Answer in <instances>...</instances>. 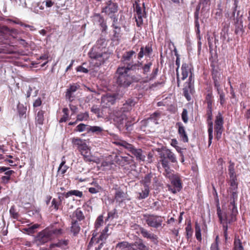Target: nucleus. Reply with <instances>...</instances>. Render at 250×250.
I'll list each match as a JSON object with an SVG mask.
<instances>
[{
  "mask_svg": "<svg viewBox=\"0 0 250 250\" xmlns=\"http://www.w3.org/2000/svg\"><path fill=\"white\" fill-rule=\"evenodd\" d=\"M138 50L139 46L135 45L132 50L125 52L122 56L121 61L125 66L119 67L116 70L117 83L119 85L128 86L132 83L138 81V78L131 74V71L139 69L142 65V62L138 61L136 63L133 61L136 58V52Z\"/></svg>",
  "mask_w": 250,
  "mask_h": 250,
  "instance_id": "f257e3e1",
  "label": "nucleus"
},
{
  "mask_svg": "<svg viewBox=\"0 0 250 250\" xmlns=\"http://www.w3.org/2000/svg\"><path fill=\"white\" fill-rule=\"evenodd\" d=\"M105 50L104 48L98 47L97 45H94L88 52L89 58L93 62L95 61V66H99L104 64L109 57V53Z\"/></svg>",
  "mask_w": 250,
  "mask_h": 250,
  "instance_id": "f03ea898",
  "label": "nucleus"
},
{
  "mask_svg": "<svg viewBox=\"0 0 250 250\" xmlns=\"http://www.w3.org/2000/svg\"><path fill=\"white\" fill-rule=\"evenodd\" d=\"M116 144L127 150L132 155V157H135L137 161L139 162L145 161V153L141 148H136L132 144H129L125 141H120L117 142Z\"/></svg>",
  "mask_w": 250,
  "mask_h": 250,
  "instance_id": "7ed1b4c3",
  "label": "nucleus"
},
{
  "mask_svg": "<svg viewBox=\"0 0 250 250\" xmlns=\"http://www.w3.org/2000/svg\"><path fill=\"white\" fill-rule=\"evenodd\" d=\"M119 10L118 4L115 0H107L102 4L101 13L105 16H112L116 15Z\"/></svg>",
  "mask_w": 250,
  "mask_h": 250,
  "instance_id": "20e7f679",
  "label": "nucleus"
},
{
  "mask_svg": "<svg viewBox=\"0 0 250 250\" xmlns=\"http://www.w3.org/2000/svg\"><path fill=\"white\" fill-rule=\"evenodd\" d=\"M143 220L148 227L158 229L162 226L163 219L161 216L153 214H144Z\"/></svg>",
  "mask_w": 250,
  "mask_h": 250,
  "instance_id": "39448f33",
  "label": "nucleus"
},
{
  "mask_svg": "<svg viewBox=\"0 0 250 250\" xmlns=\"http://www.w3.org/2000/svg\"><path fill=\"white\" fill-rule=\"evenodd\" d=\"M219 218L220 223L222 225L223 232H228V224H230L236 220V214L229 213V211L227 213H221L217 215Z\"/></svg>",
  "mask_w": 250,
  "mask_h": 250,
  "instance_id": "423d86ee",
  "label": "nucleus"
},
{
  "mask_svg": "<svg viewBox=\"0 0 250 250\" xmlns=\"http://www.w3.org/2000/svg\"><path fill=\"white\" fill-rule=\"evenodd\" d=\"M224 119L221 113H218L215 117L214 122L215 139L219 141L222 137L224 131Z\"/></svg>",
  "mask_w": 250,
  "mask_h": 250,
  "instance_id": "0eeeda50",
  "label": "nucleus"
},
{
  "mask_svg": "<svg viewBox=\"0 0 250 250\" xmlns=\"http://www.w3.org/2000/svg\"><path fill=\"white\" fill-rule=\"evenodd\" d=\"M47 228L49 229L53 239L63 235L65 233L64 224L62 222H56Z\"/></svg>",
  "mask_w": 250,
  "mask_h": 250,
  "instance_id": "6e6552de",
  "label": "nucleus"
},
{
  "mask_svg": "<svg viewBox=\"0 0 250 250\" xmlns=\"http://www.w3.org/2000/svg\"><path fill=\"white\" fill-rule=\"evenodd\" d=\"M194 79H192V76L188 77V82L184 84V87L183 89V95L186 99L189 101L191 99V96L194 93Z\"/></svg>",
  "mask_w": 250,
  "mask_h": 250,
  "instance_id": "1a4fd4ad",
  "label": "nucleus"
},
{
  "mask_svg": "<svg viewBox=\"0 0 250 250\" xmlns=\"http://www.w3.org/2000/svg\"><path fill=\"white\" fill-rule=\"evenodd\" d=\"M144 9L142 10L140 4L138 3V1H135V3L133 4L134 7V11L136 13L137 17L136 18V25L138 27H141L143 24V18L146 17V13L145 11V3L143 4Z\"/></svg>",
  "mask_w": 250,
  "mask_h": 250,
  "instance_id": "9d476101",
  "label": "nucleus"
},
{
  "mask_svg": "<svg viewBox=\"0 0 250 250\" xmlns=\"http://www.w3.org/2000/svg\"><path fill=\"white\" fill-rule=\"evenodd\" d=\"M53 239L47 228L39 232L36 237L38 244L43 245Z\"/></svg>",
  "mask_w": 250,
  "mask_h": 250,
  "instance_id": "9b49d317",
  "label": "nucleus"
},
{
  "mask_svg": "<svg viewBox=\"0 0 250 250\" xmlns=\"http://www.w3.org/2000/svg\"><path fill=\"white\" fill-rule=\"evenodd\" d=\"M211 74L213 81L214 86H216L221 85V79L222 74L220 73V69L219 66L212 62L210 64Z\"/></svg>",
  "mask_w": 250,
  "mask_h": 250,
  "instance_id": "f8f14e48",
  "label": "nucleus"
},
{
  "mask_svg": "<svg viewBox=\"0 0 250 250\" xmlns=\"http://www.w3.org/2000/svg\"><path fill=\"white\" fill-rule=\"evenodd\" d=\"M182 70V81L185 80L188 76H192V79H194V74H193V67L190 63L184 62L182 64L181 67Z\"/></svg>",
  "mask_w": 250,
  "mask_h": 250,
  "instance_id": "ddd939ff",
  "label": "nucleus"
},
{
  "mask_svg": "<svg viewBox=\"0 0 250 250\" xmlns=\"http://www.w3.org/2000/svg\"><path fill=\"white\" fill-rule=\"evenodd\" d=\"M160 162L163 165V162L165 161L167 164H168V162L167 159H168L170 162L172 163L177 162L176 157L175 155L168 149L164 150L161 153H160Z\"/></svg>",
  "mask_w": 250,
  "mask_h": 250,
  "instance_id": "4468645a",
  "label": "nucleus"
},
{
  "mask_svg": "<svg viewBox=\"0 0 250 250\" xmlns=\"http://www.w3.org/2000/svg\"><path fill=\"white\" fill-rule=\"evenodd\" d=\"M140 231L145 238L150 240L154 245H158L159 243L158 237L154 233H151L145 228L140 227Z\"/></svg>",
  "mask_w": 250,
  "mask_h": 250,
  "instance_id": "2eb2a0df",
  "label": "nucleus"
},
{
  "mask_svg": "<svg viewBox=\"0 0 250 250\" xmlns=\"http://www.w3.org/2000/svg\"><path fill=\"white\" fill-rule=\"evenodd\" d=\"M115 190L114 200L116 201V203L120 204L126 200H130V199L128 198V194L126 192H124L120 188H116Z\"/></svg>",
  "mask_w": 250,
  "mask_h": 250,
  "instance_id": "dca6fc26",
  "label": "nucleus"
},
{
  "mask_svg": "<svg viewBox=\"0 0 250 250\" xmlns=\"http://www.w3.org/2000/svg\"><path fill=\"white\" fill-rule=\"evenodd\" d=\"M72 143L77 146V149L81 154L86 151H88L89 147L86 144L83 140L79 138H73L72 139Z\"/></svg>",
  "mask_w": 250,
  "mask_h": 250,
  "instance_id": "f3484780",
  "label": "nucleus"
},
{
  "mask_svg": "<svg viewBox=\"0 0 250 250\" xmlns=\"http://www.w3.org/2000/svg\"><path fill=\"white\" fill-rule=\"evenodd\" d=\"M231 194L230 195V202L229 206V210L231 211V213L233 214H237V207L235 205V202L237 200V190H230Z\"/></svg>",
  "mask_w": 250,
  "mask_h": 250,
  "instance_id": "a211bd4d",
  "label": "nucleus"
},
{
  "mask_svg": "<svg viewBox=\"0 0 250 250\" xmlns=\"http://www.w3.org/2000/svg\"><path fill=\"white\" fill-rule=\"evenodd\" d=\"M176 126L178 127V133L179 135L181 140L184 143H187L188 141V134L186 131L185 127L182 123L178 122Z\"/></svg>",
  "mask_w": 250,
  "mask_h": 250,
  "instance_id": "6ab92c4d",
  "label": "nucleus"
},
{
  "mask_svg": "<svg viewBox=\"0 0 250 250\" xmlns=\"http://www.w3.org/2000/svg\"><path fill=\"white\" fill-rule=\"evenodd\" d=\"M152 52L153 49L151 45L148 44L145 47L143 46L140 48V50L137 54V59L140 60L143 58L144 56H149Z\"/></svg>",
  "mask_w": 250,
  "mask_h": 250,
  "instance_id": "aec40b11",
  "label": "nucleus"
},
{
  "mask_svg": "<svg viewBox=\"0 0 250 250\" xmlns=\"http://www.w3.org/2000/svg\"><path fill=\"white\" fill-rule=\"evenodd\" d=\"M126 119V115L124 112L119 111L116 112L114 114L113 120L119 125H123Z\"/></svg>",
  "mask_w": 250,
  "mask_h": 250,
  "instance_id": "412c9836",
  "label": "nucleus"
},
{
  "mask_svg": "<svg viewBox=\"0 0 250 250\" xmlns=\"http://www.w3.org/2000/svg\"><path fill=\"white\" fill-rule=\"evenodd\" d=\"M212 119V116H207L208 132V147L211 145L213 139V122L211 121Z\"/></svg>",
  "mask_w": 250,
  "mask_h": 250,
  "instance_id": "4be33fe9",
  "label": "nucleus"
},
{
  "mask_svg": "<svg viewBox=\"0 0 250 250\" xmlns=\"http://www.w3.org/2000/svg\"><path fill=\"white\" fill-rule=\"evenodd\" d=\"M162 166L165 169V172L164 173V175L170 180L177 175L174 174V171L170 168L169 165L167 164L166 162L163 161Z\"/></svg>",
  "mask_w": 250,
  "mask_h": 250,
  "instance_id": "5701e85b",
  "label": "nucleus"
},
{
  "mask_svg": "<svg viewBox=\"0 0 250 250\" xmlns=\"http://www.w3.org/2000/svg\"><path fill=\"white\" fill-rule=\"evenodd\" d=\"M215 89L217 92V94L219 95V101L220 104L224 106L227 103V99L226 98L225 94L223 91V90L221 88V85H218L214 86Z\"/></svg>",
  "mask_w": 250,
  "mask_h": 250,
  "instance_id": "b1692460",
  "label": "nucleus"
},
{
  "mask_svg": "<svg viewBox=\"0 0 250 250\" xmlns=\"http://www.w3.org/2000/svg\"><path fill=\"white\" fill-rule=\"evenodd\" d=\"M70 230L74 236H77L79 233L81 227L77 220H72Z\"/></svg>",
  "mask_w": 250,
  "mask_h": 250,
  "instance_id": "393cba45",
  "label": "nucleus"
},
{
  "mask_svg": "<svg viewBox=\"0 0 250 250\" xmlns=\"http://www.w3.org/2000/svg\"><path fill=\"white\" fill-rule=\"evenodd\" d=\"M69 243V240L66 239H61L59 240L58 242L56 243H53L50 244V248L53 249L55 247H58L64 250H66L68 249L67 245Z\"/></svg>",
  "mask_w": 250,
  "mask_h": 250,
  "instance_id": "a878e982",
  "label": "nucleus"
},
{
  "mask_svg": "<svg viewBox=\"0 0 250 250\" xmlns=\"http://www.w3.org/2000/svg\"><path fill=\"white\" fill-rule=\"evenodd\" d=\"M66 164V160L65 157L63 156L62 158V162L60 164V166L58 167V169L57 171L58 174H61L62 176H63L64 174L66 173L67 169L69 168V167L65 165Z\"/></svg>",
  "mask_w": 250,
  "mask_h": 250,
  "instance_id": "bb28decb",
  "label": "nucleus"
},
{
  "mask_svg": "<svg viewBox=\"0 0 250 250\" xmlns=\"http://www.w3.org/2000/svg\"><path fill=\"white\" fill-rule=\"evenodd\" d=\"M113 28V35L112 40L118 41L121 37V28L119 26L111 25Z\"/></svg>",
  "mask_w": 250,
  "mask_h": 250,
  "instance_id": "cd10ccee",
  "label": "nucleus"
},
{
  "mask_svg": "<svg viewBox=\"0 0 250 250\" xmlns=\"http://www.w3.org/2000/svg\"><path fill=\"white\" fill-rule=\"evenodd\" d=\"M132 244L133 246L137 247V249L138 250H149V247L145 244L144 240L140 238H138Z\"/></svg>",
  "mask_w": 250,
  "mask_h": 250,
  "instance_id": "c85d7f7f",
  "label": "nucleus"
},
{
  "mask_svg": "<svg viewBox=\"0 0 250 250\" xmlns=\"http://www.w3.org/2000/svg\"><path fill=\"white\" fill-rule=\"evenodd\" d=\"M116 162L121 166H125L130 164L131 159L127 156H118L116 159Z\"/></svg>",
  "mask_w": 250,
  "mask_h": 250,
  "instance_id": "c756f323",
  "label": "nucleus"
},
{
  "mask_svg": "<svg viewBox=\"0 0 250 250\" xmlns=\"http://www.w3.org/2000/svg\"><path fill=\"white\" fill-rule=\"evenodd\" d=\"M63 198L61 196H59L58 199L53 198L51 201V205L50 207V208H52L56 211L58 210L60 207L62 206V201Z\"/></svg>",
  "mask_w": 250,
  "mask_h": 250,
  "instance_id": "7c9ffc66",
  "label": "nucleus"
},
{
  "mask_svg": "<svg viewBox=\"0 0 250 250\" xmlns=\"http://www.w3.org/2000/svg\"><path fill=\"white\" fill-rule=\"evenodd\" d=\"M170 181L172 185L177 188L178 190H181L182 188V183L180 177L178 175Z\"/></svg>",
  "mask_w": 250,
  "mask_h": 250,
  "instance_id": "2f4dec72",
  "label": "nucleus"
},
{
  "mask_svg": "<svg viewBox=\"0 0 250 250\" xmlns=\"http://www.w3.org/2000/svg\"><path fill=\"white\" fill-rule=\"evenodd\" d=\"M44 113L45 111L42 110L38 112L35 118L36 125H42L43 124L44 121Z\"/></svg>",
  "mask_w": 250,
  "mask_h": 250,
  "instance_id": "473e14b6",
  "label": "nucleus"
},
{
  "mask_svg": "<svg viewBox=\"0 0 250 250\" xmlns=\"http://www.w3.org/2000/svg\"><path fill=\"white\" fill-rule=\"evenodd\" d=\"M149 191V188H146L144 187V188L142 189V191L137 193L138 195L137 196V199L139 200H142L146 198L148 196Z\"/></svg>",
  "mask_w": 250,
  "mask_h": 250,
  "instance_id": "72a5a7b5",
  "label": "nucleus"
},
{
  "mask_svg": "<svg viewBox=\"0 0 250 250\" xmlns=\"http://www.w3.org/2000/svg\"><path fill=\"white\" fill-rule=\"evenodd\" d=\"M108 230L109 229L108 226H106L104 228V229L103 230L102 232H101V234L100 235L99 237L97 239V240L96 241V243H99L100 241L105 240L106 239V238L109 235V234L108 233Z\"/></svg>",
  "mask_w": 250,
  "mask_h": 250,
  "instance_id": "f704fd0d",
  "label": "nucleus"
},
{
  "mask_svg": "<svg viewBox=\"0 0 250 250\" xmlns=\"http://www.w3.org/2000/svg\"><path fill=\"white\" fill-rule=\"evenodd\" d=\"M88 130V133L91 132L95 133L97 135H99L101 134L104 130L103 127L100 126L89 125Z\"/></svg>",
  "mask_w": 250,
  "mask_h": 250,
  "instance_id": "c9c22d12",
  "label": "nucleus"
},
{
  "mask_svg": "<svg viewBox=\"0 0 250 250\" xmlns=\"http://www.w3.org/2000/svg\"><path fill=\"white\" fill-rule=\"evenodd\" d=\"M63 194L65 198H68L71 195H75L80 198H82L83 196L82 191L78 190H71L66 193H63Z\"/></svg>",
  "mask_w": 250,
  "mask_h": 250,
  "instance_id": "e433bc0d",
  "label": "nucleus"
},
{
  "mask_svg": "<svg viewBox=\"0 0 250 250\" xmlns=\"http://www.w3.org/2000/svg\"><path fill=\"white\" fill-rule=\"evenodd\" d=\"M233 250H244L242 243L239 237H235L234 241Z\"/></svg>",
  "mask_w": 250,
  "mask_h": 250,
  "instance_id": "4c0bfd02",
  "label": "nucleus"
},
{
  "mask_svg": "<svg viewBox=\"0 0 250 250\" xmlns=\"http://www.w3.org/2000/svg\"><path fill=\"white\" fill-rule=\"evenodd\" d=\"M89 125H86L83 123H81L79 124L76 128L74 129V131L75 132H82L84 131H86L88 133V129Z\"/></svg>",
  "mask_w": 250,
  "mask_h": 250,
  "instance_id": "58836bf2",
  "label": "nucleus"
},
{
  "mask_svg": "<svg viewBox=\"0 0 250 250\" xmlns=\"http://www.w3.org/2000/svg\"><path fill=\"white\" fill-rule=\"evenodd\" d=\"M63 113L62 116L59 120V123H62L66 122L67 120H69V110L67 108H63L62 110Z\"/></svg>",
  "mask_w": 250,
  "mask_h": 250,
  "instance_id": "ea45409f",
  "label": "nucleus"
},
{
  "mask_svg": "<svg viewBox=\"0 0 250 250\" xmlns=\"http://www.w3.org/2000/svg\"><path fill=\"white\" fill-rule=\"evenodd\" d=\"M152 175L150 174H146L145 176L141 183L143 185L144 187L149 188L151 182Z\"/></svg>",
  "mask_w": 250,
  "mask_h": 250,
  "instance_id": "a19ab883",
  "label": "nucleus"
},
{
  "mask_svg": "<svg viewBox=\"0 0 250 250\" xmlns=\"http://www.w3.org/2000/svg\"><path fill=\"white\" fill-rule=\"evenodd\" d=\"M176 55V59L175 61V64L177 65V68L176 69V78H177V86L179 87L180 86V78H179V68L180 67V57L178 55Z\"/></svg>",
  "mask_w": 250,
  "mask_h": 250,
  "instance_id": "79ce46f5",
  "label": "nucleus"
},
{
  "mask_svg": "<svg viewBox=\"0 0 250 250\" xmlns=\"http://www.w3.org/2000/svg\"><path fill=\"white\" fill-rule=\"evenodd\" d=\"M213 96L211 92L208 93L205 97V103L207 104V107H212Z\"/></svg>",
  "mask_w": 250,
  "mask_h": 250,
  "instance_id": "37998d69",
  "label": "nucleus"
},
{
  "mask_svg": "<svg viewBox=\"0 0 250 250\" xmlns=\"http://www.w3.org/2000/svg\"><path fill=\"white\" fill-rule=\"evenodd\" d=\"M235 164L233 162L230 161L229 162V166L228 167V171L229 178L236 177V175L234 168Z\"/></svg>",
  "mask_w": 250,
  "mask_h": 250,
  "instance_id": "c03bdc74",
  "label": "nucleus"
},
{
  "mask_svg": "<svg viewBox=\"0 0 250 250\" xmlns=\"http://www.w3.org/2000/svg\"><path fill=\"white\" fill-rule=\"evenodd\" d=\"M152 62L150 61L148 62H147L146 64L144 65H142L140 66H142V73L144 75H146L147 73L150 72V68L152 66Z\"/></svg>",
  "mask_w": 250,
  "mask_h": 250,
  "instance_id": "a18cd8bd",
  "label": "nucleus"
},
{
  "mask_svg": "<svg viewBox=\"0 0 250 250\" xmlns=\"http://www.w3.org/2000/svg\"><path fill=\"white\" fill-rule=\"evenodd\" d=\"M132 243H129L126 241H123L119 242L116 246V249H119L121 250H123L125 249H127L130 246Z\"/></svg>",
  "mask_w": 250,
  "mask_h": 250,
  "instance_id": "49530a36",
  "label": "nucleus"
},
{
  "mask_svg": "<svg viewBox=\"0 0 250 250\" xmlns=\"http://www.w3.org/2000/svg\"><path fill=\"white\" fill-rule=\"evenodd\" d=\"M230 188V190H237L238 188V183L237 182V177H230L229 180Z\"/></svg>",
  "mask_w": 250,
  "mask_h": 250,
  "instance_id": "de8ad7c7",
  "label": "nucleus"
},
{
  "mask_svg": "<svg viewBox=\"0 0 250 250\" xmlns=\"http://www.w3.org/2000/svg\"><path fill=\"white\" fill-rule=\"evenodd\" d=\"M74 214H75L76 217L77 218V220L78 221H81L85 219V216L83 212V211L81 210L80 208H78L74 211Z\"/></svg>",
  "mask_w": 250,
  "mask_h": 250,
  "instance_id": "09e8293b",
  "label": "nucleus"
},
{
  "mask_svg": "<svg viewBox=\"0 0 250 250\" xmlns=\"http://www.w3.org/2000/svg\"><path fill=\"white\" fill-rule=\"evenodd\" d=\"M89 118L88 112H85L84 113H80L77 116V121L78 122L87 121Z\"/></svg>",
  "mask_w": 250,
  "mask_h": 250,
  "instance_id": "8fccbe9b",
  "label": "nucleus"
},
{
  "mask_svg": "<svg viewBox=\"0 0 250 250\" xmlns=\"http://www.w3.org/2000/svg\"><path fill=\"white\" fill-rule=\"evenodd\" d=\"M195 229L196 238L198 241L201 242L202 240L201 233V230L200 226L197 222L195 223Z\"/></svg>",
  "mask_w": 250,
  "mask_h": 250,
  "instance_id": "3c124183",
  "label": "nucleus"
},
{
  "mask_svg": "<svg viewBox=\"0 0 250 250\" xmlns=\"http://www.w3.org/2000/svg\"><path fill=\"white\" fill-rule=\"evenodd\" d=\"M81 155L83 156V159L85 162H91L93 161L90 149H88V151L82 152Z\"/></svg>",
  "mask_w": 250,
  "mask_h": 250,
  "instance_id": "603ef678",
  "label": "nucleus"
},
{
  "mask_svg": "<svg viewBox=\"0 0 250 250\" xmlns=\"http://www.w3.org/2000/svg\"><path fill=\"white\" fill-rule=\"evenodd\" d=\"M103 216L102 215H101L98 217L97 218L95 223V230H94V232H95L96 231L98 230V229L100 228L104 223V219H103Z\"/></svg>",
  "mask_w": 250,
  "mask_h": 250,
  "instance_id": "864d4df0",
  "label": "nucleus"
},
{
  "mask_svg": "<svg viewBox=\"0 0 250 250\" xmlns=\"http://www.w3.org/2000/svg\"><path fill=\"white\" fill-rule=\"evenodd\" d=\"M10 214L11 216L15 219L18 220L20 217V214L19 213L16 211V209L15 208L14 206H13L11 207L10 210H9Z\"/></svg>",
  "mask_w": 250,
  "mask_h": 250,
  "instance_id": "5fc2aeb1",
  "label": "nucleus"
},
{
  "mask_svg": "<svg viewBox=\"0 0 250 250\" xmlns=\"http://www.w3.org/2000/svg\"><path fill=\"white\" fill-rule=\"evenodd\" d=\"M116 216L117 217L118 216L117 211V210L115 208H114V209L108 212L107 217L105 219V221L108 220H112L115 217H116Z\"/></svg>",
  "mask_w": 250,
  "mask_h": 250,
  "instance_id": "6e6d98bb",
  "label": "nucleus"
},
{
  "mask_svg": "<svg viewBox=\"0 0 250 250\" xmlns=\"http://www.w3.org/2000/svg\"><path fill=\"white\" fill-rule=\"evenodd\" d=\"M244 32V30L243 29L242 22H241L239 24L236 25L235 29V33L236 34H243Z\"/></svg>",
  "mask_w": 250,
  "mask_h": 250,
  "instance_id": "4d7b16f0",
  "label": "nucleus"
},
{
  "mask_svg": "<svg viewBox=\"0 0 250 250\" xmlns=\"http://www.w3.org/2000/svg\"><path fill=\"white\" fill-rule=\"evenodd\" d=\"M97 232H94L92 234V237L90 239V242L88 243V245L87 246V250H89L90 249L93 247V244L94 243V240L96 241L97 240L95 237L97 236Z\"/></svg>",
  "mask_w": 250,
  "mask_h": 250,
  "instance_id": "13d9d810",
  "label": "nucleus"
},
{
  "mask_svg": "<svg viewBox=\"0 0 250 250\" xmlns=\"http://www.w3.org/2000/svg\"><path fill=\"white\" fill-rule=\"evenodd\" d=\"M181 117L184 123L187 124L188 122V111L187 109L184 108L181 114Z\"/></svg>",
  "mask_w": 250,
  "mask_h": 250,
  "instance_id": "bf43d9fd",
  "label": "nucleus"
},
{
  "mask_svg": "<svg viewBox=\"0 0 250 250\" xmlns=\"http://www.w3.org/2000/svg\"><path fill=\"white\" fill-rule=\"evenodd\" d=\"M80 86L77 84L74 83L70 85L69 87L67 89L68 90V94L71 92H75L79 88Z\"/></svg>",
  "mask_w": 250,
  "mask_h": 250,
  "instance_id": "052dcab7",
  "label": "nucleus"
},
{
  "mask_svg": "<svg viewBox=\"0 0 250 250\" xmlns=\"http://www.w3.org/2000/svg\"><path fill=\"white\" fill-rule=\"evenodd\" d=\"M7 21L9 22H11L14 23L15 24H19L21 26H23L24 23L22 22L19 19L17 18H15L13 19H8Z\"/></svg>",
  "mask_w": 250,
  "mask_h": 250,
  "instance_id": "680f3d73",
  "label": "nucleus"
},
{
  "mask_svg": "<svg viewBox=\"0 0 250 250\" xmlns=\"http://www.w3.org/2000/svg\"><path fill=\"white\" fill-rule=\"evenodd\" d=\"M214 200L216 203V207H217V214L219 215V214L223 213L220 206L219 204V200L218 198V195L217 196H215Z\"/></svg>",
  "mask_w": 250,
  "mask_h": 250,
  "instance_id": "e2e57ef3",
  "label": "nucleus"
},
{
  "mask_svg": "<svg viewBox=\"0 0 250 250\" xmlns=\"http://www.w3.org/2000/svg\"><path fill=\"white\" fill-rule=\"evenodd\" d=\"M158 72V66H157V67H156L153 69V71L150 75V77L149 78V81H151V80L154 79L156 78V76L157 75Z\"/></svg>",
  "mask_w": 250,
  "mask_h": 250,
  "instance_id": "0e129e2a",
  "label": "nucleus"
},
{
  "mask_svg": "<svg viewBox=\"0 0 250 250\" xmlns=\"http://www.w3.org/2000/svg\"><path fill=\"white\" fill-rule=\"evenodd\" d=\"M104 39L101 38L97 41L96 43L94 45H97V47L99 48H104V49H105V46H104Z\"/></svg>",
  "mask_w": 250,
  "mask_h": 250,
  "instance_id": "69168bd1",
  "label": "nucleus"
},
{
  "mask_svg": "<svg viewBox=\"0 0 250 250\" xmlns=\"http://www.w3.org/2000/svg\"><path fill=\"white\" fill-rule=\"evenodd\" d=\"M94 17L98 19V22H99V24L105 21L104 17L100 13H95L94 14Z\"/></svg>",
  "mask_w": 250,
  "mask_h": 250,
  "instance_id": "338daca9",
  "label": "nucleus"
},
{
  "mask_svg": "<svg viewBox=\"0 0 250 250\" xmlns=\"http://www.w3.org/2000/svg\"><path fill=\"white\" fill-rule=\"evenodd\" d=\"M55 1L53 0H45L42 2V4H45L46 7L50 8L55 4Z\"/></svg>",
  "mask_w": 250,
  "mask_h": 250,
  "instance_id": "774afa93",
  "label": "nucleus"
}]
</instances>
